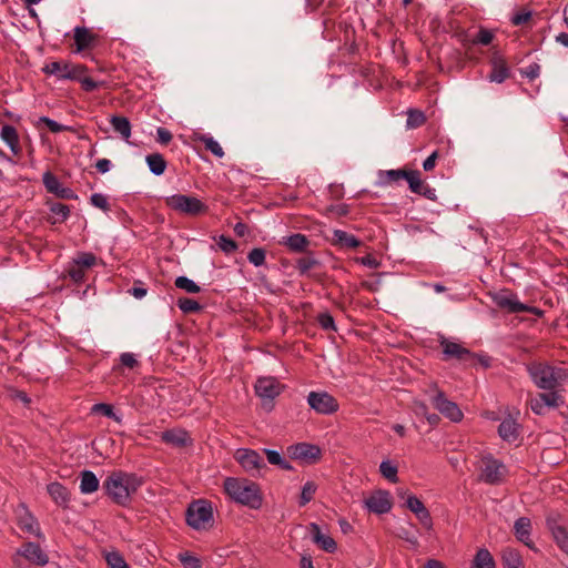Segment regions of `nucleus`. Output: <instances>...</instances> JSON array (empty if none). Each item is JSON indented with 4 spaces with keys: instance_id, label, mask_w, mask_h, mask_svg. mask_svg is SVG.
I'll return each instance as SVG.
<instances>
[{
    "instance_id": "44",
    "label": "nucleus",
    "mask_w": 568,
    "mask_h": 568,
    "mask_svg": "<svg viewBox=\"0 0 568 568\" xmlns=\"http://www.w3.org/2000/svg\"><path fill=\"white\" fill-rule=\"evenodd\" d=\"M88 72V67L84 64H72L70 62L69 70L62 75V80H72L78 81L84 77V74Z\"/></svg>"
},
{
    "instance_id": "10",
    "label": "nucleus",
    "mask_w": 568,
    "mask_h": 568,
    "mask_svg": "<svg viewBox=\"0 0 568 568\" xmlns=\"http://www.w3.org/2000/svg\"><path fill=\"white\" fill-rule=\"evenodd\" d=\"M307 404L312 409L321 415H332L339 409L337 399L325 390H312L307 395Z\"/></svg>"
},
{
    "instance_id": "26",
    "label": "nucleus",
    "mask_w": 568,
    "mask_h": 568,
    "mask_svg": "<svg viewBox=\"0 0 568 568\" xmlns=\"http://www.w3.org/2000/svg\"><path fill=\"white\" fill-rule=\"evenodd\" d=\"M321 265L322 263L314 257V252L308 250L305 256H302L296 260L295 267L298 271L300 275L308 276V274H312L311 270L316 268Z\"/></svg>"
},
{
    "instance_id": "43",
    "label": "nucleus",
    "mask_w": 568,
    "mask_h": 568,
    "mask_svg": "<svg viewBox=\"0 0 568 568\" xmlns=\"http://www.w3.org/2000/svg\"><path fill=\"white\" fill-rule=\"evenodd\" d=\"M379 471L384 478L389 480L393 484L398 483V468L396 465L392 464L389 460H383L379 465Z\"/></svg>"
},
{
    "instance_id": "42",
    "label": "nucleus",
    "mask_w": 568,
    "mask_h": 568,
    "mask_svg": "<svg viewBox=\"0 0 568 568\" xmlns=\"http://www.w3.org/2000/svg\"><path fill=\"white\" fill-rule=\"evenodd\" d=\"M196 140L203 142L205 150L210 151L215 156H217V158L224 156V151H223L222 146L213 138L206 136L204 134H199L196 136Z\"/></svg>"
},
{
    "instance_id": "11",
    "label": "nucleus",
    "mask_w": 568,
    "mask_h": 568,
    "mask_svg": "<svg viewBox=\"0 0 568 568\" xmlns=\"http://www.w3.org/2000/svg\"><path fill=\"white\" fill-rule=\"evenodd\" d=\"M287 456L307 465L316 464L322 457L320 446L310 443H297L287 447Z\"/></svg>"
},
{
    "instance_id": "2",
    "label": "nucleus",
    "mask_w": 568,
    "mask_h": 568,
    "mask_svg": "<svg viewBox=\"0 0 568 568\" xmlns=\"http://www.w3.org/2000/svg\"><path fill=\"white\" fill-rule=\"evenodd\" d=\"M223 488L232 500L250 509L256 510L263 505L264 498L260 485L248 478L226 477Z\"/></svg>"
},
{
    "instance_id": "12",
    "label": "nucleus",
    "mask_w": 568,
    "mask_h": 568,
    "mask_svg": "<svg viewBox=\"0 0 568 568\" xmlns=\"http://www.w3.org/2000/svg\"><path fill=\"white\" fill-rule=\"evenodd\" d=\"M432 404L440 414L454 423H458L464 418L459 406L455 402L449 400L443 390H437L436 395L432 397Z\"/></svg>"
},
{
    "instance_id": "59",
    "label": "nucleus",
    "mask_w": 568,
    "mask_h": 568,
    "mask_svg": "<svg viewBox=\"0 0 568 568\" xmlns=\"http://www.w3.org/2000/svg\"><path fill=\"white\" fill-rule=\"evenodd\" d=\"M415 516L417 517V519L419 520L424 528H426L427 530L433 529V519L427 508H424L422 511L416 513Z\"/></svg>"
},
{
    "instance_id": "35",
    "label": "nucleus",
    "mask_w": 568,
    "mask_h": 568,
    "mask_svg": "<svg viewBox=\"0 0 568 568\" xmlns=\"http://www.w3.org/2000/svg\"><path fill=\"white\" fill-rule=\"evenodd\" d=\"M176 305L184 314H196L203 310V305L189 297H179Z\"/></svg>"
},
{
    "instance_id": "20",
    "label": "nucleus",
    "mask_w": 568,
    "mask_h": 568,
    "mask_svg": "<svg viewBox=\"0 0 568 568\" xmlns=\"http://www.w3.org/2000/svg\"><path fill=\"white\" fill-rule=\"evenodd\" d=\"M278 244L286 246L291 252L294 253H306L308 252L311 241L306 235L302 233H295L283 237Z\"/></svg>"
},
{
    "instance_id": "62",
    "label": "nucleus",
    "mask_w": 568,
    "mask_h": 568,
    "mask_svg": "<svg viewBox=\"0 0 568 568\" xmlns=\"http://www.w3.org/2000/svg\"><path fill=\"white\" fill-rule=\"evenodd\" d=\"M355 261L364 266L371 267V268H377L381 265V262L377 261L372 254H367L362 257H356Z\"/></svg>"
},
{
    "instance_id": "8",
    "label": "nucleus",
    "mask_w": 568,
    "mask_h": 568,
    "mask_svg": "<svg viewBox=\"0 0 568 568\" xmlns=\"http://www.w3.org/2000/svg\"><path fill=\"white\" fill-rule=\"evenodd\" d=\"M546 527L557 547L568 556V524L559 514H551L546 517Z\"/></svg>"
},
{
    "instance_id": "51",
    "label": "nucleus",
    "mask_w": 568,
    "mask_h": 568,
    "mask_svg": "<svg viewBox=\"0 0 568 568\" xmlns=\"http://www.w3.org/2000/svg\"><path fill=\"white\" fill-rule=\"evenodd\" d=\"M215 240L217 242L219 247L226 254L234 253L239 247L237 243L233 239L224 234L220 235Z\"/></svg>"
},
{
    "instance_id": "3",
    "label": "nucleus",
    "mask_w": 568,
    "mask_h": 568,
    "mask_svg": "<svg viewBox=\"0 0 568 568\" xmlns=\"http://www.w3.org/2000/svg\"><path fill=\"white\" fill-rule=\"evenodd\" d=\"M529 375L537 387L556 389L566 377V371L546 363H534L528 367Z\"/></svg>"
},
{
    "instance_id": "64",
    "label": "nucleus",
    "mask_w": 568,
    "mask_h": 568,
    "mask_svg": "<svg viewBox=\"0 0 568 568\" xmlns=\"http://www.w3.org/2000/svg\"><path fill=\"white\" fill-rule=\"evenodd\" d=\"M80 83H81V88L83 91L85 92H93L95 91L98 88H99V83L97 81H94L92 78L90 77H83L81 80H80Z\"/></svg>"
},
{
    "instance_id": "58",
    "label": "nucleus",
    "mask_w": 568,
    "mask_h": 568,
    "mask_svg": "<svg viewBox=\"0 0 568 568\" xmlns=\"http://www.w3.org/2000/svg\"><path fill=\"white\" fill-rule=\"evenodd\" d=\"M406 507L414 514L422 511L424 508H426L424 503L415 495L407 496Z\"/></svg>"
},
{
    "instance_id": "1",
    "label": "nucleus",
    "mask_w": 568,
    "mask_h": 568,
    "mask_svg": "<svg viewBox=\"0 0 568 568\" xmlns=\"http://www.w3.org/2000/svg\"><path fill=\"white\" fill-rule=\"evenodd\" d=\"M144 479L135 473L112 471L103 481L104 494L118 506L128 507Z\"/></svg>"
},
{
    "instance_id": "39",
    "label": "nucleus",
    "mask_w": 568,
    "mask_h": 568,
    "mask_svg": "<svg viewBox=\"0 0 568 568\" xmlns=\"http://www.w3.org/2000/svg\"><path fill=\"white\" fill-rule=\"evenodd\" d=\"M404 180L407 181L409 190L416 194L420 193V190L425 184L420 179V172L417 170H407Z\"/></svg>"
},
{
    "instance_id": "29",
    "label": "nucleus",
    "mask_w": 568,
    "mask_h": 568,
    "mask_svg": "<svg viewBox=\"0 0 568 568\" xmlns=\"http://www.w3.org/2000/svg\"><path fill=\"white\" fill-rule=\"evenodd\" d=\"M470 568H496L495 559L486 548L477 550Z\"/></svg>"
},
{
    "instance_id": "27",
    "label": "nucleus",
    "mask_w": 568,
    "mask_h": 568,
    "mask_svg": "<svg viewBox=\"0 0 568 568\" xmlns=\"http://www.w3.org/2000/svg\"><path fill=\"white\" fill-rule=\"evenodd\" d=\"M100 481L91 470L80 473V490L82 494H92L99 489Z\"/></svg>"
},
{
    "instance_id": "49",
    "label": "nucleus",
    "mask_w": 568,
    "mask_h": 568,
    "mask_svg": "<svg viewBox=\"0 0 568 568\" xmlns=\"http://www.w3.org/2000/svg\"><path fill=\"white\" fill-rule=\"evenodd\" d=\"M73 263L85 271L95 265L97 256L90 252H81L78 254L77 258L73 260Z\"/></svg>"
},
{
    "instance_id": "48",
    "label": "nucleus",
    "mask_w": 568,
    "mask_h": 568,
    "mask_svg": "<svg viewBox=\"0 0 568 568\" xmlns=\"http://www.w3.org/2000/svg\"><path fill=\"white\" fill-rule=\"evenodd\" d=\"M1 139L9 145L17 143L19 140V134L17 129L13 125L4 124L0 131Z\"/></svg>"
},
{
    "instance_id": "13",
    "label": "nucleus",
    "mask_w": 568,
    "mask_h": 568,
    "mask_svg": "<svg viewBox=\"0 0 568 568\" xmlns=\"http://www.w3.org/2000/svg\"><path fill=\"white\" fill-rule=\"evenodd\" d=\"M365 507L376 515H384L392 510L393 500L388 490L377 489L365 499Z\"/></svg>"
},
{
    "instance_id": "37",
    "label": "nucleus",
    "mask_w": 568,
    "mask_h": 568,
    "mask_svg": "<svg viewBox=\"0 0 568 568\" xmlns=\"http://www.w3.org/2000/svg\"><path fill=\"white\" fill-rule=\"evenodd\" d=\"M69 68L70 62L53 61L51 63L45 64L42 68V71L45 74H53L58 79H62V75L69 70Z\"/></svg>"
},
{
    "instance_id": "5",
    "label": "nucleus",
    "mask_w": 568,
    "mask_h": 568,
    "mask_svg": "<svg viewBox=\"0 0 568 568\" xmlns=\"http://www.w3.org/2000/svg\"><path fill=\"white\" fill-rule=\"evenodd\" d=\"M165 204L171 210L189 216H199L209 212V206L192 195L174 194L165 199Z\"/></svg>"
},
{
    "instance_id": "4",
    "label": "nucleus",
    "mask_w": 568,
    "mask_h": 568,
    "mask_svg": "<svg viewBox=\"0 0 568 568\" xmlns=\"http://www.w3.org/2000/svg\"><path fill=\"white\" fill-rule=\"evenodd\" d=\"M186 524L193 529H207L213 526V507L207 499L193 500L185 513Z\"/></svg>"
},
{
    "instance_id": "19",
    "label": "nucleus",
    "mask_w": 568,
    "mask_h": 568,
    "mask_svg": "<svg viewBox=\"0 0 568 568\" xmlns=\"http://www.w3.org/2000/svg\"><path fill=\"white\" fill-rule=\"evenodd\" d=\"M515 536L518 541L523 542L529 549L537 550L534 541L530 539L531 521L528 517H519L514 525Z\"/></svg>"
},
{
    "instance_id": "21",
    "label": "nucleus",
    "mask_w": 568,
    "mask_h": 568,
    "mask_svg": "<svg viewBox=\"0 0 568 568\" xmlns=\"http://www.w3.org/2000/svg\"><path fill=\"white\" fill-rule=\"evenodd\" d=\"M47 491L53 501L63 509L69 507V503L71 500V494L69 489L63 486L61 483L53 481L47 486Z\"/></svg>"
},
{
    "instance_id": "18",
    "label": "nucleus",
    "mask_w": 568,
    "mask_h": 568,
    "mask_svg": "<svg viewBox=\"0 0 568 568\" xmlns=\"http://www.w3.org/2000/svg\"><path fill=\"white\" fill-rule=\"evenodd\" d=\"M73 39L75 44L74 52L80 53L95 45L99 36L91 32L87 27H75L73 29Z\"/></svg>"
},
{
    "instance_id": "61",
    "label": "nucleus",
    "mask_w": 568,
    "mask_h": 568,
    "mask_svg": "<svg viewBox=\"0 0 568 568\" xmlns=\"http://www.w3.org/2000/svg\"><path fill=\"white\" fill-rule=\"evenodd\" d=\"M531 19V12L530 11H518L516 12L510 21L514 26H523L527 23Z\"/></svg>"
},
{
    "instance_id": "32",
    "label": "nucleus",
    "mask_w": 568,
    "mask_h": 568,
    "mask_svg": "<svg viewBox=\"0 0 568 568\" xmlns=\"http://www.w3.org/2000/svg\"><path fill=\"white\" fill-rule=\"evenodd\" d=\"M110 123L112 124L114 131L121 134L124 140H129L131 136V123L126 116L123 115H112Z\"/></svg>"
},
{
    "instance_id": "47",
    "label": "nucleus",
    "mask_w": 568,
    "mask_h": 568,
    "mask_svg": "<svg viewBox=\"0 0 568 568\" xmlns=\"http://www.w3.org/2000/svg\"><path fill=\"white\" fill-rule=\"evenodd\" d=\"M426 122V116L423 111L418 109H409L407 112V126L419 128Z\"/></svg>"
},
{
    "instance_id": "7",
    "label": "nucleus",
    "mask_w": 568,
    "mask_h": 568,
    "mask_svg": "<svg viewBox=\"0 0 568 568\" xmlns=\"http://www.w3.org/2000/svg\"><path fill=\"white\" fill-rule=\"evenodd\" d=\"M234 459L240 464L245 473L252 477L262 476V470H267L263 457L254 449L239 448L234 453Z\"/></svg>"
},
{
    "instance_id": "17",
    "label": "nucleus",
    "mask_w": 568,
    "mask_h": 568,
    "mask_svg": "<svg viewBox=\"0 0 568 568\" xmlns=\"http://www.w3.org/2000/svg\"><path fill=\"white\" fill-rule=\"evenodd\" d=\"M442 346L446 358H456L459 362L467 364L473 363L476 357L475 353L455 342L443 339Z\"/></svg>"
},
{
    "instance_id": "45",
    "label": "nucleus",
    "mask_w": 568,
    "mask_h": 568,
    "mask_svg": "<svg viewBox=\"0 0 568 568\" xmlns=\"http://www.w3.org/2000/svg\"><path fill=\"white\" fill-rule=\"evenodd\" d=\"M91 413L100 414V415L111 418L118 423L121 422V418L114 413V407L111 404H106V403L94 404L91 408Z\"/></svg>"
},
{
    "instance_id": "6",
    "label": "nucleus",
    "mask_w": 568,
    "mask_h": 568,
    "mask_svg": "<svg viewBox=\"0 0 568 568\" xmlns=\"http://www.w3.org/2000/svg\"><path fill=\"white\" fill-rule=\"evenodd\" d=\"M285 386L275 377H260L255 383V393L262 399V407L266 412L274 408L273 400L284 390Z\"/></svg>"
},
{
    "instance_id": "34",
    "label": "nucleus",
    "mask_w": 568,
    "mask_h": 568,
    "mask_svg": "<svg viewBox=\"0 0 568 568\" xmlns=\"http://www.w3.org/2000/svg\"><path fill=\"white\" fill-rule=\"evenodd\" d=\"M263 452L271 465L278 466L283 470L294 469L293 466L277 450L265 448Z\"/></svg>"
},
{
    "instance_id": "36",
    "label": "nucleus",
    "mask_w": 568,
    "mask_h": 568,
    "mask_svg": "<svg viewBox=\"0 0 568 568\" xmlns=\"http://www.w3.org/2000/svg\"><path fill=\"white\" fill-rule=\"evenodd\" d=\"M104 559L108 568H130L123 555L118 550L105 552Z\"/></svg>"
},
{
    "instance_id": "14",
    "label": "nucleus",
    "mask_w": 568,
    "mask_h": 568,
    "mask_svg": "<svg viewBox=\"0 0 568 568\" xmlns=\"http://www.w3.org/2000/svg\"><path fill=\"white\" fill-rule=\"evenodd\" d=\"M17 556L23 557L32 565L45 566L49 562V556L44 552L38 542L27 541L17 550Z\"/></svg>"
},
{
    "instance_id": "30",
    "label": "nucleus",
    "mask_w": 568,
    "mask_h": 568,
    "mask_svg": "<svg viewBox=\"0 0 568 568\" xmlns=\"http://www.w3.org/2000/svg\"><path fill=\"white\" fill-rule=\"evenodd\" d=\"M18 526L24 532L33 534L37 537L41 536L38 520L28 510L19 517Z\"/></svg>"
},
{
    "instance_id": "38",
    "label": "nucleus",
    "mask_w": 568,
    "mask_h": 568,
    "mask_svg": "<svg viewBox=\"0 0 568 568\" xmlns=\"http://www.w3.org/2000/svg\"><path fill=\"white\" fill-rule=\"evenodd\" d=\"M44 124L52 133H60V132H75V128L63 125L58 123L57 121L50 119L49 116H40L38 121V125Z\"/></svg>"
},
{
    "instance_id": "57",
    "label": "nucleus",
    "mask_w": 568,
    "mask_h": 568,
    "mask_svg": "<svg viewBox=\"0 0 568 568\" xmlns=\"http://www.w3.org/2000/svg\"><path fill=\"white\" fill-rule=\"evenodd\" d=\"M90 202L93 206L99 207L105 212L110 210V204L106 196L101 193H93L90 197Z\"/></svg>"
},
{
    "instance_id": "24",
    "label": "nucleus",
    "mask_w": 568,
    "mask_h": 568,
    "mask_svg": "<svg viewBox=\"0 0 568 568\" xmlns=\"http://www.w3.org/2000/svg\"><path fill=\"white\" fill-rule=\"evenodd\" d=\"M161 439L165 444L182 448L187 445L190 438L185 430L168 429L161 434Z\"/></svg>"
},
{
    "instance_id": "15",
    "label": "nucleus",
    "mask_w": 568,
    "mask_h": 568,
    "mask_svg": "<svg viewBox=\"0 0 568 568\" xmlns=\"http://www.w3.org/2000/svg\"><path fill=\"white\" fill-rule=\"evenodd\" d=\"M42 182H43L45 190L49 193L54 194L59 199H62V200H77L78 199V195L75 194V192L70 187L63 186L60 183L59 179L51 171H47L43 173Z\"/></svg>"
},
{
    "instance_id": "33",
    "label": "nucleus",
    "mask_w": 568,
    "mask_h": 568,
    "mask_svg": "<svg viewBox=\"0 0 568 568\" xmlns=\"http://www.w3.org/2000/svg\"><path fill=\"white\" fill-rule=\"evenodd\" d=\"M47 205L51 213L59 216L58 220L51 222L52 224L57 222L63 223L70 215V207L64 203L48 200Z\"/></svg>"
},
{
    "instance_id": "53",
    "label": "nucleus",
    "mask_w": 568,
    "mask_h": 568,
    "mask_svg": "<svg viewBox=\"0 0 568 568\" xmlns=\"http://www.w3.org/2000/svg\"><path fill=\"white\" fill-rule=\"evenodd\" d=\"M179 560L182 562L184 568H201L202 561L199 557L191 555L190 552L179 554Z\"/></svg>"
},
{
    "instance_id": "60",
    "label": "nucleus",
    "mask_w": 568,
    "mask_h": 568,
    "mask_svg": "<svg viewBox=\"0 0 568 568\" xmlns=\"http://www.w3.org/2000/svg\"><path fill=\"white\" fill-rule=\"evenodd\" d=\"M308 277L314 280L316 283L326 286V285H336V281L328 276L326 273H312L308 274Z\"/></svg>"
},
{
    "instance_id": "41",
    "label": "nucleus",
    "mask_w": 568,
    "mask_h": 568,
    "mask_svg": "<svg viewBox=\"0 0 568 568\" xmlns=\"http://www.w3.org/2000/svg\"><path fill=\"white\" fill-rule=\"evenodd\" d=\"M537 396L538 400L542 402V404L548 407L555 408L564 404L562 396L555 392V389L548 393H539Z\"/></svg>"
},
{
    "instance_id": "63",
    "label": "nucleus",
    "mask_w": 568,
    "mask_h": 568,
    "mask_svg": "<svg viewBox=\"0 0 568 568\" xmlns=\"http://www.w3.org/2000/svg\"><path fill=\"white\" fill-rule=\"evenodd\" d=\"M407 173V169H398V170H388L385 171L386 175V182H395L400 179H405V175Z\"/></svg>"
},
{
    "instance_id": "52",
    "label": "nucleus",
    "mask_w": 568,
    "mask_h": 568,
    "mask_svg": "<svg viewBox=\"0 0 568 568\" xmlns=\"http://www.w3.org/2000/svg\"><path fill=\"white\" fill-rule=\"evenodd\" d=\"M316 321L324 331H337L334 317L329 312L320 313L316 317Z\"/></svg>"
},
{
    "instance_id": "31",
    "label": "nucleus",
    "mask_w": 568,
    "mask_h": 568,
    "mask_svg": "<svg viewBox=\"0 0 568 568\" xmlns=\"http://www.w3.org/2000/svg\"><path fill=\"white\" fill-rule=\"evenodd\" d=\"M145 161L150 171L154 175H162L168 168V162L161 153L149 154L146 155Z\"/></svg>"
},
{
    "instance_id": "54",
    "label": "nucleus",
    "mask_w": 568,
    "mask_h": 568,
    "mask_svg": "<svg viewBox=\"0 0 568 568\" xmlns=\"http://www.w3.org/2000/svg\"><path fill=\"white\" fill-rule=\"evenodd\" d=\"M315 544L323 549L326 552L333 554L337 549L336 541L327 535H322V537H318V540L315 541Z\"/></svg>"
},
{
    "instance_id": "23",
    "label": "nucleus",
    "mask_w": 568,
    "mask_h": 568,
    "mask_svg": "<svg viewBox=\"0 0 568 568\" xmlns=\"http://www.w3.org/2000/svg\"><path fill=\"white\" fill-rule=\"evenodd\" d=\"M498 435L506 442H515L519 437V425L511 417L505 418L498 426Z\"/></svg>"
},
{
    "instance_id": "25",
    "label": "nucleus",
    "mask_w": 568,
    "mask_h": 568,
    "mask_svg": "<svg viewBox=\"0 0 568 568\" xmlns=\"http://www.w3.org/2000/svg\"><path fill=\"white\" fill-rule=\"evenodd\" d=\"M495 304L508 313H521L523 303L519 302L515 295L497 294L494 296Z\"/></svg>"
},
{
    "instance_id": "22",
    "label": "nucleus",
    "mask_w": 568,
    "mask_h": 568,
    "mask_svg": "<svg viewBox=\"0 0 568 568\" xmlns=\"http://www.w3.org/2000/svg\"><path fill=\"white\" fill-rule=\"evenodd\" d=\"M332 244L339 248H356L362 245V241L346 231L334 230Z\"/></svg>"
},
{
    "instance_id": "9",
    "label": "nucleus",
    "mask_w": 568,
    "mask_h": 568,
    "mask_svg": "<svg viewBox=\"0 0 568 568\" xmlns=\"http://www.w3.org/2000/svg\"><path fill=\"white\" fill-rule=\"evenodd\" d=\"M484 468L481 469L480 479L489 485H499L507 475V468L503 462L496 459L493 455L483 458Z\"/></svg>"
},
{
    "instance_id": "28",
    "label": "nucleus",
    "mask_w": 568,
    "mask_h": 568,
    "mask_svg": "<svg viewBox=\"0 0 568 568\" xmlns=\"http://www.w3.org/2000/svg\"><path fill=\"white\" fill-rule=\"evenodd\" d=\"M501 564L504 568H525L521 555L517 549L505 548L501 552Z\"/></svg>"
},
{
    "instance_id": "40",
    "label": "nucleus",
    "mask_w": 568,
    "mask_h": 568,
    "mask_svg": "<svg viewBox=\"0 0 568 568\" xmlns=\"http://www.w3.org/2000/svg\"><path fill=\"white\" fill-rule=\"evenodd\" d=\"M317 490V485L310 480L304 484L302 487V491L298 499V506L304 507L306 504H308L311 500H313L315 493Z\"/></svg>"
},
{
    "instance_id": "50",
    "label": "nucleus",
    "mask_w": 568,
    "mask_h": 568,
    "mask_svg": "<svg viewBox=\"0 0 568 568\" xmlns=\"http://www.w3.org/2000/svg\"><path fill=\"white\" fill-rule=\"evenodd\" d=\"M266 250L263 247H254L247 254V260L251 264L258 267L265 264Z\"/></svg>"
},
{
    "instance_id": "16",
    "label": "nucleus",
    "mask_w": 568,
    "mask_h": 568,
    "mask_svg": "<svg viewBox=\"0 0 568 568\" xmlns=\"http://www.w3.org/2000/svg\"><path fill=\"white\" fill-rule=\"evenodd\" d=\"M489 63L491 65V71L488 74L490 82L503 83L510 78V69L507 61L498 51L493 52Z\"/></svg>"
},
{
    "instance_id": "46",
    "label": "nucleus",
    "mask_w": 568,
    "mask_h": 568,
    "mask_svg": "<svg viewBox=\"0 0 568 568\" xmlns=\"http://www.w3.org/2000/svg\"><path fill=\"white\" fill-rule=\"evenodd\" d=\"M174 284L178 288L183 290L190 294H197L201 292V287L186 276H178L174 281Z\"/></svg>"
},
{
    "instance_id": "55",
    "label": "nucleus",
    "mask_w": 568,
    "mask_h": 568,
    "mask_svg": "<svg viewBox=\"0 0 568 568\" xmlns=\"http://www.w3.org/2000/svg\"><path fill=\"white\" fill-rule=\"evenodd\" d=\"M494 39V33L485 28H480L473 39L474 44L489 45Z\"/></svg>"
},
{
    "instance_id": "56",
    "label": "nucleus",
    "mask_w": 568,
    "mask_h": 568,
    "mask_svg": "<svg viewBox=\"0 0 568 568\" xmlns=\"http://www.w3.org/2000/svg\"><path fill=\"white\" fill-rule=\"evenodd\" d=\"M68 274L70 276V278L74 282V283H82L84 281V277H85V271L83 268H81L80 266H78L77 264H74L72 262V264L69 266L68 268Z\"/></svg>"
}]
</instances>
